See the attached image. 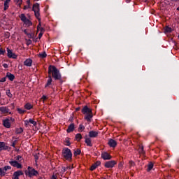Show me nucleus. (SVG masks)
<instances>
[{
    "instance_id": "nucleus-1",
    "label": "nucleus",
    "mask_w": 179,
    "mask_h": 179,
    "mask_svg": "<svg viewBox=\"0 0 179 179\" xmlns=\"http://www.w3.org/2000/svg\"><path fill=\"white\" fill-rule=\"evenodd\" d=\"M48 80L47 81L45 87H48V86L51 85L52 83V78L55 80H59V83L62 84L64 80H62V76H61V73H59V70L55 67V66L50 65L48 67Z\"/></svg>"
},
{
    "instance_id": "nucleus-2",
    "label": "nucleus",
    "mask_w": 179,
    "mask_h": 179,
    "mask_svg": "<svg viewBox=\"0 0 179 179\" xmlns=\"http://www.w3.org/2000/svg\"><path fill=\"white\" fill-rule=\"evenodd\" d=\"M32 10L34 12L35 17L39 22L37 29H40L41 27V17H40V4L38 3H36L33 5Z\"/></svg>"
},
{
    "instance_id": "nucleus-3",
    "label": "nucleus",
    "mask_w": 179,
    "mask_h": 179,
    "mask_svg": "<svg viewBox=\"0 0 179 179\" xmlns=\"http://www.w3.org/2000/svg\"><path fill=\"white\" fill-rule=\"evenodd\" d=\"M83 114H86L85 116V120L90 122L91 120L93 118V112L87 106H85L82 109Z\"/></svg>"
},
{
    "instance_id": "nucleus-4",
    "label": "nucleus",
    "mask_w": 179,
    "mask_h": 179,
    "mask_svg": "<svg viewBox=\"0 0 179 179\" xmlns=\"http://www.w3.org/2000/svg\"><path fill=\"white\" fill-rule=\"evenodd\" d=\"M62 157L68 162H72V152L69 148H65L62 152Z\"/></svg>"
},
{
    "instance_id": "nucleus-5",
    "label": "nucleus",
    "mask_w": 179,
    "mask_h": 179,
    "mask_svg": "<svg viewBox=\"0 0 179 179\" xmlns=\"http://www.w3.org/2000/svg\"><path fill=\"white\" fill-rule=\"evenodd\" d=\"M25 174L26 176H28V177H33V176H38V171L30 166H28V170L25 171Z\"/></svg>"
},
{
    "instance_id": "nucleus-6",
    "label": "nucleus",
    "mask_w": 179,
    "mask_h": 179,
    "mask_svg": "<svg viewBox=\"0 0 179 179\" xmlns=\"http://www.w3.org/2000/svg\"><path fill=\"white\" fill-rule=\"evenodd\" d=\"M9 164L10 166H13V167H16L17 169H22V167L20 163H19L17 161L13 160V159H10Z\"/></svg>"
},
{
    "instance_id": "nucleus-7",
    "label": "nucleus",
    "mask_w": 179,
    "mask_h": 179,
    "mask_svg": "<svg viewBox=\"0 0 179 179\" xmlns=\"http://www.w3.org/2000/svg\"><path fill=\"white\" fill-rule=\"evenodd\" d=\"M115 164H117L116 161H114V160L108 161L105 163V167H106V169H112V167L115 166Z\"/></svg>"
},
{
    "instance_id": "nucleus-8",
    "label": "nucleus",
    "mask_w": 179,
    "mask_h": 179,
    "mask_svg": "<svg viewBox=\"0 0 179 179\" xmlns=\"http://www.w3.org/2000/svg\"><path fill=\"white\" fill-rule=\"evenodd\" d=\"M12 167L10 166H5L3 169L0 168V176H6L8 170H10Z\"/></svg>"
},
{
    "instance_id": "nucleus-9",
    "label": "nucleus",
    "mask_w": 179,
    "mask_h": 179,
    "mask_svg": "<svg viewBox=\"0 0 179 179\" xmlns=\"http://www.w3.org/2000/svg\"><path fill=\"white\" fill-rule=\"evenodd\" d=\"M7 52L8 58H13V59H16L17 58V55L13 53L8 48H7Z\"/></svg>"
},
{
    "instance_id": "nucleus-10",
    "label": "nucleus",
    "mask_w": 179,
    "mask_h": 179,
    "mask_svg": "<svg viewBox=\"0 0 179 179\" xmlns=\"http://www.w3.org/2000/svg\"><path fill=\"white\" fill-rule=\"evenodd\" d=\"M23 174L24 173L22 171H17L14 172L13 175V179H19V177H20V176H23Z\"/></svg>"
},
{
    "instance_id": "nucleus-11",
    "label": "nucleus",
    "mask_w": 179,
    "mask_h": 179,
    "mask_svg": "<svg viewBox=\"0 0 179 179\" xmlns=\"http://www.w3.org/2000/svg\"><path fill=\"white\" fill-rule=\"evenodd\" d=\"M101 157L103 159V160H110L113 157L108 154L107 152H102Z\"/></svg>"
},
{
    "instance_id": "nucleus-12",
    "label": "nucleus",
    "mask_w": 179,
    "mask_h": 179,
    "mask_svg": "<svg viewBox=\"0 0 179 179\" xmlns=\"http://www.w3.org/2000/svg\"><path fill=\"white\" fill-rule=\"evenodd\" d=\"M100 164H101V162L100 161H97L96 162H95L94 164H93L90 170L91 171H93V170H96V169H97V167H99V166H100Z\"/></svg>"
},
{
    "instance_id": "nucleus-13",
    "label": "nucleus",
    "mask_w": 179,
    "mask_h": 179,
    "mask_svg": "<svg viewBox=\"0 0 179 179\" xmlns=\"http://www.w3.org/2000/svg\"><path fill=\"white\" fill-rule=\"evenodd\" d=\"M85 143L87 144V146H90V148H92V146H93V144L92 143V138L87 137V136H85Z\"/></svg>"
},
{
    "instance_id": "nucleus-14",
    "label": "nucleus",
    "mask_w": 179,
    "mask_h": 179,
    "mask_svg": "<svg viewBox=\"0 0 179 179\" xmlns=\"http://www.w3.org/2000/svg\"><path fill=\"white\" fill-rule=\"evenodd\" d=\"M3 125L5 128H10V120L9 119L3 120Z\"/></svg>"
},
{
    "instance_id": "nucleus-15",
    "label": "nucleus",
    "mask_w": 179,
    "mask_h": 179,
    "mask_svg": "<svg viewBox=\"0 0 179 179\" xmlns=\"http://www.w3.org/2000/svg\"><path fill=\"white\" fill-rule=\"evenodd\" d=\"M75 130V124L71 123L68 129H66V132L68 134H71V132H73Z\"/></svg>"
},
{
    "instance_id": "nucleus-16",
    "label": "nucleus",
    "mask_w": 179,
    "mask_h": 179,
    "mask_svg": "<svg viewBox=\"0 0 179 179\" xmlns=\"http://www.w3.org/2000/svg\"><path fill=\"white\" fill-rule=\"evenodd\" d=\"M8 149H9V147L4 142H0V152L1 150H8Z\"/></svg>"
},
{
    "instance_id": "nucleus-17",
    "label": "nucleus",
    "mask_w": 179,
    "mask_h": 179,
    "mask_svg": "<svg viewBox=\"0 0 179 179\" xmlns=\"http://www.w3.org/2000/svg\"><path fill=\"white\" fill-rule=\"evenodd\" d=\"M0 111L1 114H8L9 113V108L6 106L0 107Z\"/></svg>"
},
{
    "instance_id": "nucleus-18",
    "label": "nucleus",
    "mask_w": 179,
    "mask_h": 179,
    "mask_svg": "<svg viewBox=\"0 0 179 179\" xmlns=\"http://www.w3.org/2000/svg\"><path fill=\"white\" fill-rule=\"evenodd\" d=\"M90 138H97L99 136V132L94 131H90L89 132Z\"/></svg>"
},
{
    "instance_id": "nucleus-19",
    "label": "nucleus",
    "mask_w": 179,
    "mask_h": 179,
    "mask_svg": "<svg viewBox=\"0 0 179 179\" xmlns=\"http://www.w3.org/2000/svg\"><path fill=\"white\" fill-rule=\"evenodd\" d=\"M108 145H109L110 148H115V146H117V141H115L114 139H110Z\"/></svg>"
},
{
    "instance_id": "nucleus-20",
    "label": "nucleus",
    "mask_w": 179,
    "mask_h": 179,
    "mask_svg": "<svg viewBox=\"0 0 179 179\" xmlns=\"http://www.w3.org/2000/svg\"><path fill=\"white\" fill-rule=\"evenodd\" d=\"M31 64H33V60H31V59H27L24 62V65H25V66H31Z\"/></svg>"
},
{
    "instance_id": "nucleus-21",
    "label": "nucleus",
    "mask_w": 179,
    "mask_h": 179,
    "mask_svg": "<svg viewBox=\"0 0 179 179\" xmlns=\"http://www.w3.org/2000/svg\"><path fill=\"white\" fill-rule=\"evenodd\" d=\"M6 78H8L9 79V80H11V82L15 80V75L10 73L9 72L7 73Z\"/></svg>"
},
{
    "instance_id": "nucleus-22",
    "label": "nucleus",
    "mask_w": 179,
    "mask_h": 179,
    "mask_svg": "<svg viewBox=\"0 0 179 179\" xmlns=\"http://www.w3.org/2000/svg\"><path fill=\"white\" fill-rule=\"evenodd\" d=\"M10 3V0H6L4 1V8L3 10H8L9 8V3Z\"/></svg>"
},
{
    "instance_id": "nucleus-23",
    "label": "nucleus",
    "mask_w": 179,
    "mask_h": 179,
    "mask_svg": "<svg viewBox=\"0 0 179 179\" xmlns=\"http://www.w3.org/2000/svg\"><path fill=\"white\" fill-rule=\"evenodd\" d=\"M164 33L167 34V33H171V31H173V29H171V27H169V26H166L164 28Z\"/></svg>"
},
{
    "instance_id": "nucleus-24",
    "label": "nucleus",
    "mask_w": 179,
    "mask_h": 179,
    "mask_svg": "<svg viewBox=\"0 0 179 179\" xmlns=\"http://www.w3.org/2000/svg\"><path fill=\"white\" fill-rule=\"evenodd\" d=\"M138 153L140 155H145V150H143V145H138Z\"/></svg>"
},
{
    "instance_id": "nucleus-25",
    "label": "nucleus",
    "mask_w": 179,
    "mask_h": 179,
    "mask_svg": "<svg viewBox=\"0 0 179 179\" xmlns=\"http://www.w3.org/2000/svg\"><path fill=\"white\" fill-rule=\"evenodd\" d=\"M24 108H26V110H31V108H33V105H31L30 103H27L25 104Z\"/></svg>"
},
{
    "instance_id": "nucleus-26",
    "label": "nucleus",
    "mask_w": 179,
    "mask_h": 179,
    "mask_svg": "<svg viewBox=\"0 0 179 179\" xmlns=\"http://www.w3.org/2000/svg\"><path fill=\"white\" fill-rule=\"evenodd\" d=\"M20 17V20H22V22H23L24 23L27 20V17H26V15L24 14H21Z\"/></svg>"
},
{
    "instance_id": "nucleus-27",
    "label": "nucleus",
    "mask_w": 179,
    "mask_h": 179,
    "mask_svg": "<svg viewBox=\"0 0 179 179\" xmlns=\"http://www.w3.org/2000/svg\"><path fill=\"white\" fill-rule=\"evenodd\" d=\"M24 23V24H27L28 27L30 26H33V22H31V21H30L29 19H27Z\"/></svg>"
},
{
    "instance_id": "nucleus-28",
    "label": "nucleus",
    "mask_w": 179,
    "mask_h": 179,
    "mask_svg": "<svg viewBox=\"0 0 179 179\" xmlns=\"http://www.w3.org/2000/svg\"><path fill=\"white\" fill-rule=\"evenodd\" d=\"M76 140L78 141V142H80V139H82V134H77L76 135Z\"/></svg>"
},
{
    "instance_id": "nucleus-29",
    "label": "nucleus",
    "mask_w": 179,
    "mask_h": 179,
    "mask_svg": "<svg viewBox=\"0 0 179 179\" xmlns=\"http://www.w3.org/2000/svg\"><path fill=\"white\" fill-rule=\"evenodd\" d=\"M22 132H23V128H22V127L17 128L15 130V134H17V135L22 134Z\"/></svg>"
},
{
    "instance_id": "nucleus-30",
    "label": "nucleus",
    "mask_w": 179,
    "mask_h": 179,
    "mask_svg": "<svg viewBox=\"0 0 179 179\" xmlns=\"http://www.w3.org/2000/svg\"><path fill=\"white\" fill-rule=\"evenodd\" d=\"M15 161L17 162L18 163L22 162V160H23V157H22V156H20V155L15 157Z\"/></svg>"
},
{
    "instance_id": "nucleus-31",
    "label": "nucleus",
    "mask_w": 179,
    "mask_h": 179,
    "mask_svg": "<svg viewBox=\"0 0 179 179\" xmlns=\"http://www.w3.org/2000/svg\"><path fill=\"white\" fill-rule=\"evenodd\" d=\"M153 163L150 162L148 165V169H147V171H150V170H152V169H153Z\"/></svg>"
},
{
    "instance_id": "nucleus-32",
    "label": "nucleus",
    "mask_w": 179,
    "mask_h": 179,
    "mask_svg": "<svg viewBox=\"0 0 179 179\" xmlns=\"http://www.w3.org/2000/svg\"><path fill=\"white\" fill-rule=\"evenodd\" d=\"M38 56L41 58H46L47 57V53H45V52H43L42 53H39Z\"/></svg>"
},
{
    "instance_id": "nucleus-33",
    "label": "nucleus",
    "mask_w": 179,
    "mask_h": 179,
    "mask_svg": "<svg viewBox=\"0 0 179 179\" xmlns=\"http://www.w3.org/2000/svg\"><path fill=\"white\" fill-rule=\"evenodd\" d=\"M66 146H71V141L69 138H66L65 140Z\"/></svg>"
},
{
    "instance_id": "nucleus-34",
    "label": "nucleus",
    "mask_w": 179,
    "mask_h": 179,
    "mask_svg": "<svg viewBox=\"0 0 179 179\" xmlns=\"http://www.w3.org/2000/svg\"><path fill=\"white\" fill-rule=\"evenodd\" d=\"M6 94H7L8 97H9L10 99H12V97H13V95L12 94V93H10V90L6 91Z\"/></svg>"
},
{
    "instance_id": "nucleus-35",
    "label": "nucleus",
    "mask_w": 179,
    "mask_h": 179,
    "mask_svg": "<svg viewBox=\"0 0 179 179\" xmlns=\"http://www.w3.org/2000/svg\"><path fill=\"white\" fill-rule=\"evenodd\" d=\"M29 124H33L34 127H36L37 125V122L33 120L32 119L29 120Z\"/></svg>"
},
{
    "instance_id": "nucleus-36",
    "label": "nucleus",
    "mask_w": 179,
    "mask_h": 179,
    "mask_svg": "<svg viewBox=\"0 0 179 179\" xmlns=\"http://www.w3.org/2000/svg\"><path fill=\"white\" fill-rule=\"evenodd\" d=\"M85 129V126L83 124H80L78 127L79 132H83V130Z\"/></svg>"
},
{
    "instance_id": "nucleus-37",
    "label": "nucleus",
    "mask_w": 179,
    "mask_h": 179,
    "mask_svg": "<svg viewBox=\"0 0 179 179\" xmlns=\"http://www.w3.org/2000/svg\"><path fill=\"white\" fill-rule=\"evenodd\" d=\"M81 151L80 149L78 148L76 151H74V156H78L80 155Z\"/></svg>"
},
{
    "instance_id": "nucleus-38",
    "label": "nucleus",
    "mask_w": 179,
    "mask_h": 179,
    "mask_svg": "<svg viewBox=\"0 0 179 179\" xmlns=\"http://www.w3.org/2000/svg\"><path fill=\"white\" fill-rule=\"evenodd\" d=\"M129 167H135L136 164L134 162V161H129Z\"/></svg>"
},
{
    "instance_id": "nucleus-39",
    "label": "nucleus",
    "mask_w": 179,
    "mask_h": 179,
    "mask_svg": "<svg viewBox=\"0 0 179 179\" xmlns=\"http://www.w3.org/2000/svg\"><path fill=\"white\" fill-rule=\"evenodd\" d=\"M28 5L24 6V10L29 9L30 8V1H27Z\"/></svg>"
},
{
    "instance_id": "nucleus-40",
    "label": "nucleus",
    "mask_w": 179,
    "mask_h": 179,
    "mask_svg": "<svg viewBox=\"0 0 179 179\" xmlns=\"http://www.w3.org/2000/svg\"><path fill=\"white\" fill-rule=\"evenodd\" d=\"M37 31H40V33H44V31H45V29H44V28L41 27L39 29H37Z\"/></svg>"
},
{
    "instance_id": "nucleus-41",
    "label": "nucleus",
    "mask_w": 179,
    "mask_h": 179,
    "mask_svg": "<svg viewBox=\"0 0 179 179\" xmlns=\"http://www.w3.org/2000/svg\"><path fill=\"white\" fill-rule=\"evenodd\" d=\"M27 36L29 38H33V37L34 36V34L28 33Z\"/></svg>"
},
{
    "instance_id": "nucleus-42",
    "label": "nucleus",
    "mask_w": 179,
    "mask_h": 179,
    "mask_svg": "<svg viewBox=\"0 0 179 179\" xmlns=\"http://www.w3.org/2000/svg\"><path fill=\"white\" fill-rule=\"evenodd\" d=\"M17 111L19 114H24V110H22L21 108H18Z\"/></svg>"
},
{
    "instance_id": "nucleus-43",
    "label": "nucleus",
    "mask_w": 179,
    "mask_h": 179,
    "mask_svg": "<svg viewBox=\"0 0 179 179\" xmlns=\"http://www.w3.org/2000/svg\"><path fill=\"white\" fill-rule=\"evenodd\" d=\"M5 54V50L3 49L0 48V55H4Z\"/></svg>"
},
{
    "instance_id": "nucleus-44",
    "label": "nucleus",
    "mask_w": 179,
    "mask_h": 179,
    "mask_svg": "<svg viewBox=\"0 0 179 179\" xmlns=\"http://www.w3.org/2000/svg\"><path fill=\"white\" fill-rule=\"evenodd\" d=\"M16 143H17V141L15 140L13 142L11 146H13V148H15V146H16Z\"/></svg>"
},
{
    "instance_id": "nucleus-45",
    "label": "nucleus",
    "mask_w": 179,
    "mask_h": 179,
    "mask_svg": "<svg viewBox=\"0 0 179 179\" xmlns=\"http://www.w3.org/2000/svg\"><path fill=\"white\" fill-rule=\"evenodd\" d=\"M0 82L3 83V82H6V77H3L0 80Z\"/></svg>"
},
{
    "instance_id": "nucleus-46",
    "label": "nucleus",
    "mask_w": 179,
    "mask_h": 179,
    "mask_svg": "<svg viewBox=\"0 0 179 179\" xmlns=\"http://www.w3.org/2000/svg\"><path fill=\"white\" fill-rule=\"evenodd\" d=\"M69 169H71L70 166H67L66 168H62V171H64V173H65V171H66V170H68Z\"/></svg>"
},
{
    "instance_id": "nucleus-47",
    "label": "nucleus",
    "mask_w": 179,
    "mask_h": 179,
    "mask_svg": "<svg viewBox=\"0 0 179 179\" xmlns=\"http://www.w3.org/2000/svg\"><path fill=\"white\" fill-rule=\"evenodd\" d=\"M17 2L18 3L19 6H20V5H22V2H23V1L22 0H17Z\"/></svg>"
},
{
    "instance_id": "nucleus-48",
    "label": "nucleus",
    "mask_w": 179,
    "mask_h": 179,
    "mask_svg": "<svg viewBox=\"0 0 179 179\" xmlns=\"http://www.w3.org/2000/svg\"><path fill=\"white\" fill-rule=\"evenodd\" d=\"M5 36H6V37L7 38H8V37H10V34L9 32H6V33L5 34Z\"/></svg>"
},
{
    "instance_id": "nucleus-49",
    "label": "nucleus",
    "mask_w": 179,
    "mask_h": 179,
    "mask_svg": "<svg viewBox=\"0 0 179 179\" xmlns=\"http://www.w3.org/2000/svg\"><path fill=\"white\" fill-rule=\"evenodd\" d=\"M44 34V33H41L40 32L39 34H38V38L40 40V38H41V37H43V35Z\"/></svg>"
},
{
    "instance_id": "nucleus-50",
    "label": "nucleus",
    "mask_w": 179,
    "mask_h": 179,
    "mask_svg": "<svg viewBox=\"0 0 179 179\" xmlns=\"http://www.w3.org/2000/svg\"><path fill=\"white\" fill-rule=\"evenodd\" d=\"M27 44L28 45H30V44H31V40L29 39V40L27 41Z\"/></svg>"
},
{
    "instance_id": "nucleus-51",
    "label": "nucleus",
    "mask_w": 179,
    "mask_h": 179,
    "mask_svg": "<svg viewBox=\"0 0 179 179\" xmlns=\"http://www.w3.org/2000/svg\"><path fill=\"white\" fill-rule=\"evenodd\" d=\"M8 120L11 121V122H15V120L13 118H12V117L8 118Z\"/></svg>"
},
{
    "instance_id": "nucleus-52",
    "label": "nucleus",
    "mask_w": 179,
    "mask_h": 179,
    "mask_svg": "<svg viewBox=\"0 0 179 179\" xmlns=\"http://www.w3.org/2000/svg\"><path fill=\"white\" fill-rule=\"evenodd\" d=\"M29 123H30V122H29V120H28V121L26 120V121H25V126L27 127V125H29Z\"/></svg>"
},
{
    "instance_id": "nucleus-53",
    "label": "nucleus",
    "mask_w": 179,
    "mask_h": 179,
    "mask_svg": "<svg viewBox=\"0 0 179 179\" xmlns=\"http://www.w3.org/2000/svg\"><path fill=\"white\" fill-rule=\"evenodd\" d=\"M42 99H43V101H45V100H47L48 98L45 95H43L42 96Z\"/></svg>"
},
{
    "instance_id": "nucleus-54",
    "label": "nucleus",
    "mask_w": 179,
    "mask_h": 179,
    "mask_svg": "<svg viewBox=\"0 0 179 179\" xmlns=\"http://www.w3.org/2000/svg\"><path fill=\"white\" fill-rule=\"evenodd\" d=\"M24 34H26L27 36V34H29V32H27V29H24Z\"/></svg>"
},
{
    "instance_id": "nucleus-55",
    "label": "nucleus",
    "mask_w": 179,
    "mask_h": 179,
    "mask_svg": "<svg viewBox=\"0 0 179 179\" xmlns=\"http://www.w3.org/2000/svg\"><path fill=\"white\" fill-rule=\"evenodd\" d=\"M171 2H179V0H170Z\"/></svg>"
},
{
    "instance_id": "nucleus-56",
    "label": "nucleus",
    "mask_w": 179,
    "mask_h": 179,
    "mask_svg": "<svg viewBox=\"0 0 179 179\" xmlns=\"http://www.w3.org/2000/svg\"><path fill=\"white\" fill-rule=\"evenodd\" d=\"M3 68H8V65L6 64H3Z\"/></svg>"
},
{
    "instance_id": "nucleus-57",
    "label": "nucleus",
    "mask_w": 179,
    "mask_h": 179,
    "mask_svg": "<svg viewBox=\"0 0 179 179\" xmlns=\"http://www.w3.org/2000/svg\"><path fill=\"white\" fill-rule=\"evenodd\" d=\"M51 179H57V177H55V175H53Z\"/></svg>"
},
{
    "instance_id": "nucleus-58",
    "label": "nucleus",
    "mask_w": 179,
    "mask_h": 179,
    "mask_svg": "<svg viewBox=\"0 0 179 179\" xmlns=\"http://www.w3.org/2000/svg\"><path fill=\"white\" fill-rule=\"evenodd\" d=\"M80 110V107L76 108V111H79Z\"/></svg>"
},
{
    "instance_id": "nucleus-59",
    "label": "nucleus",
    "mask_w": 179,
    "mask_h": 179,
    "mask_svg": "<svg viewBox=\"0 0 179 179\" xmlns=\"http://www.w3.org/2000/svg\"><path fill=\"white\" fill-rule=\"evenodd\" d=\"M35 159H36V160H38V157L35 156Z\"/></svg>"
},
{
    "instance_id": "nucleus-60",
    "label": "nucleus",
    "mask_w": 179,
    "mask_h": 179,
    "mask_svg": "<svg viewBox=\"0 0 179 179\" xmlns=\"http://www.w3.org/2000/svg\"><path fill=\"white\" fill-rule=\"evenodd\" d=\"M126 2L127 3L131 2V0H126Z\"/></svg>"
},
{
    "instance_id": "nucleus-61",
    "label": "nucleus",
    "mask_w": 179,
    "mask_h": 179,
    "mask_svg": "<svg viewBox=\"0 0 179 179\" xmlns=\"http://www.w3.org/2000/svg\"><path fill=\"white\" fill-rule=\"evenodd\" d=\"M122 166V164H119V167H121Z\"/></svg>"
},
{
    "instance_id": "nucleus-62",
    "label": "nucleus",
    "mask_w": 179,
    "mask_h": 179,
    "mask_svg": "<svg viewBox=\"0 0 179 179\" xmlns=\"http://www.w3.org/2000/svg\"><path fill=\"white\" fill-rule=\"evenodd\" d=\"M1 1H4V0H1Z\"/></svg>"
}]
</instances>
